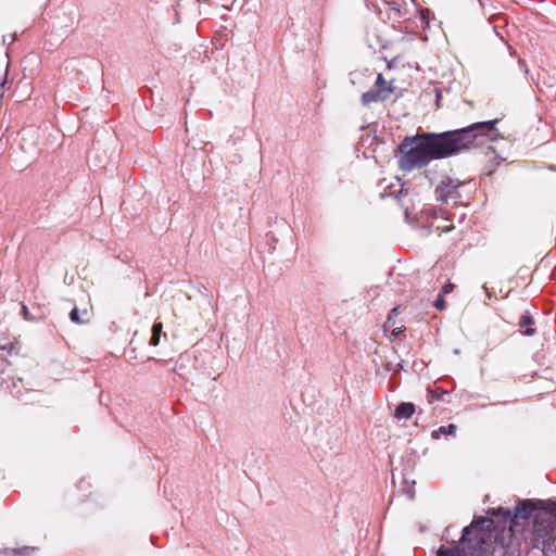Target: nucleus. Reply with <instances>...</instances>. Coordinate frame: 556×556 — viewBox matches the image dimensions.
<instances>
[{
	"label": "nucleus",
	"mask_w": 556,
	"mask_h": 556,
	"mask_svg": "<svg viewBox=\"0 0 556 556\" xmlns=\"http://www.w3.org/2000/svg\"><path fill=\"white\" fill-rule=\"evenodd\" d=\"M35 551H36L35 547L23 546L22 548L13 549L12 553L20 555V556H24V555H28L29 553H34Z\"/></svg>",
	"instance_id": "obj_14"
},
{
	"label": "nucleus",
	"mask_w": 556,
	"mask_h": 556,
	"mask_svg": "<svg viewBox=\"0 0 556 556\" xmlns=\"http://www.w3.org/2000/svg\"><path fill=\"white\" fill-rule=\"evenodd\" d=\"M414 413L415 405L413 403L403 402L395 408L394 417L399 420L409 419Z\"/></svg>",
	"instance_id": "obj_9"
},
{
	"label": "nucleus",
	"mask_w": 556,
	"mask_h": 556,
	"mask_svg": "<svg viewBox=\"0 0 556 556\" xmlns=\"http://www.w3.org/2000/svg\"><path fill=\"white\" fill-rule=\"evenodd\" d=\"M0 349L7 351L9 355L17 353V346L15 342H10L8 344L1 345Z\"/></svg>",
	"instance_id": "obj_13"
},
{
	"label": "nucleus",
	"mask_w": 556,
	"mask_h": 556,
	"mask_svg": "<svg viewBox=\"0 0 556 556\" xmlns=\"http://www.w3.org/2000/svg\"><path fill=\"white\" fill-rule=\"evenodd\" d=\"M533 324H534V320L529 313L522 314L520 316V319L518 323L519 327L525 328V330L522 331V334L528 336V337L534 336L536 330H535V328L532 327Z\"/></svg>",
	"instance_id": "obj_10"
},
{
	"label": "nucleus",
	"mask_w": 556,
	"mask_h": 556,
	"mask_svg": "<svg viewBox=\"0 0 556 556\" xmlns=\"http://www.w3.org/2000/svg\"><path fill=\"white\" fill-rule=\"evenodd\" d=\"M511 530H505L493 518L475 517L463 529L459 540L450 548L441 546L435 556H508L514 554Z\"/></svg>",
	"instance_id": "obj_2"
},
{
	"label": "nucleus",
	"mask_w": 556,
	"mask_h": 556,
	"mask_svg": "<svg viewBox=\"0 0 556 556\" xmlns=\"http://www.w3.org/2000/svg\"><path fill=\"white\" fill-rule=\"evenodd\" d=\"M70 319L78 325H85L90 321V312L87 308L79 309L74 306L70 313Z\"/></svg>",
	"instance_id": "obj_8"
},
{
	"label": "nucleus",
	"mask_w": 556,
	"mask_h": 556,
	"mask_svg": "<svg viewBox=\"0 0 556 556\" xmlns=\"http://www.w3.org/2000/svg\"><path fill=\"white\" fill-rule=\"evenodd\" d=\"M14 395L15 396H20L21 395V390H17L16 392H14Z\"/></svg>",
	"instance_id": "obj_25"
},
{
	"label": "nucleus",
	"mask_w": 556,
	"mask_h": 556,
	"mask_svg": "<svg viewBox=\"0 0 556 556\" xmlns=\"http://www.w3.org/2000/svg\"><path fill=\"white\" fill-rule=\"evenodd\" d=\"M453 288H454V285H453V283H447V285H445V286L443 287V292H444V293H448V292H451V291L453 290Z\"/></svg>",
	"instance_id": "obj_21"
},
{
	"label": "nucleus",
	"mask_w": 556,
	"mask_h": 556,
	"mask_svg": "<svg viewBox=\"0 0 556 556\" xmlns=\"http://www.w3.org/2000/svg\"><path fill=\"white\" fill-rule=\"evenodd\" d=\"M161 334H156L152 332L151 339H150V345L156 346L160 343Z\"/></svg>",
	"instance_id": "obj_19"
},
{
	"label": "nucleus",
	"mask_w": 556,
	"mask_h": 556,
	"mask_svg": "<svg viewBox=\"0 0 556 556\" xmlns=\"http://www.w3.org/2000/svg\"><path fill=\"white\" fill-rule=\"evenodd\" d=\"M434 307L439 311H443L445 308V300L443 298V295H439L438 299L434 301L433 303Z\"/></svg>",
	"instance_id": "obj_16"
},
{
	"label": "nucleus",
	"mask_w": 556,
	"mask_h": 556,
	"mask_svg": "<svg viewBox=\"0 0 556 556\" xmlns=\"http://www.w3.org/2000/svg\"><path fill=\"white\" fill-rule=\"evenodd\" d=\"M397 314H399L397 307H394L391 309V312L389 313L388 318L383 325L384 331H389L395 327V316H397Z\"/></svg>",
	"instance_id": "obj_12"
},
{
	"label": "nucleus",
	"mask_w": 556,
	"mask_h": 556,
	"mask_svg": "<svg viewBox=\"0 0 556 556\" xmlns=\"http://www.w3.org/2000/svg\"><path fill=\"white\" fill-rule=\"evenodd\" d=\"M428 13H429L428 10H426V11L422 10L420 12V20H421V23L424 24L425 28H429V20H428V16H427Z\"/></svg>",
	"instance_id": "obj_17"
},
{
	"label": "nucleus",
	"mask_w": 556,
	"mask_h": 556,
	"mask_svg": "<svg viewBox=\"0 0 556 556\" xmlns=\"http://www.w3.org/2000/svg\"><path fill=\"white\" fill-rule=\"evenodd\" d=\"M388 4H393V0H383Z\"/></svg>",
	"instance_id": "obj_24"
},
{
	"label": "nucleus",
	"mask_w": 556,
	"mask_h": 556,
	"mask_svg": "<svg viewBox=\"0 0 556 556\" xmlns=\"http://www.w3.org/2000/svg\"><path fill=\"white\" fill-rule=\"evenodd\" d=\"M495 124L496 121L481 122L440 134L406 137L399 146V167L404 172H412L428 165L432 160L445 159L467 150L476 144L479 137L495 130Z\"/></svg>",
	"instance_id": "obj_1"
},
{
	"label": "nucleus",
	"mask_w": 556,
	"mask_h": 556,
	"mask_svg": "<svg viewBox=\"0 0 556 556\" xmlns=\"http://www.w3.org/2000/svg\"><path fill=\"white\" fill-rule=\"evenodd\" d=\"M483 289H484V291H485V293H486L488 298L490 299V298L492 296V294H491V292L489 291V288L484 285V286H483Z\"/></svg>",
	"instance_id": "obj_23"
},
{
	"label": "nucleus",
	"mask_w": 556,
	"mask_h": 556,
	"mask_svg": "<svg viewBox=\"0 0 556 556\" xmlns=\"http://www.w3.org/2000/svg\"><path fill=\"white\" fill-rule=\"evenodd\" d=\"M456 432V426L454 424H450L447 426H441L439 429L433 430L431 432V438L438 440L442 434L443 435H453Z\"/></svg>",
	"instance_id": "obj_11"
},
{
	"label": "nucleus",
	"mask_w": 556,
	"mask_h": 556,
	"mask_svg": "<svg viewBox=\"0 0 556 556\" xmlns=\"http://www.w3.org/2000/svg\"><path fill=\"white\" fill-rule=\"evenodd\" d=\"M392 92L393 86L383 78L382 74H378L374 88L364 92L361 100L364 105H369L372 102L387 100Z\"/></svg>",
	"instance_id": "obj_5"
},
{
	"label": "nucleus",
	"mask_w": 556,
	"mask_h": 556,
	"mask_svg": "<svg viewBox=\"0 0 556 556\" xmlns=\"http://www.w3.org/2000/svg\"><path fill=\"white\" fill-rule=\"evenodd\" d=\"M12 374L13 369L10 363L5 358L0 357V386L13 391L17 389L18 383L23 382V379L15 378Z\"/></svg>",
	"instance_id": "obj_6"
},
{
	"label": "nucleus",
	"mask_w": 556,
	"mask_h": 556,
	"mask_svg": "<svg viewBox=\"0 0 556 556\" xmlns=\"http://www.w3.org/2000/svg\"><path fill=\"white\" fill-rule=\"evenodd\" d=\"M538 522V532L541 535H549V533H556V507H553L551 510L543 511L536 517Z\"/></svg>",
	"instance_id": "obj_7"
},
{
	"label": "nucleus",
	"mask_w": 556,
	"mask_h": 556,
	"mask_svg": "<svg viewBox=\"0 0 556 556\" xmlns=\"http://www.w3.org/2000/svg\"><path fill=\"white\" fill-rule=\"evenodd\" d=\"M405 331V327L404 326H401V327H394L391 329V333L393 337H399L400 334H402L403 332Z\"/></svg>",
	"instance_id": "obj_18"
},
{
	"label": "nucleus",
	"mask_w": 556,
	"mask_h": 556,
	"mask_svg": "<svg viewBox=\"0 0 556 556\" xmlns=\"http://www.w3.org/2000/svg\"><path fill=\"white\" fill-rule=\"evenodd\" d=\"M541 509L535 514H533L535 508L530 501L519 502L514 510L498 507L497 509H490L488 513L495 516L497 521H500L501 527H505V530H511L514 535V543L517 541L516 534L520 532L523 527V525H520V521L526 522L531 517H533V532L538 541L542 543L543 552L546 555L547 552L556 553V533H549L551 535H541L538 532L539 529L536 517L541 513L551 510L553 507H556V502H541ZM554 530L556 532V528Z\"/></svg>",
	"instance_id": "obj_3"
},
{
	"label": "nucleus",
	"mask_w": 556,
	"mask_h": 556,
	"mask_svg": "<svg viewBox=\"0 0 556 556\" xmlns=\"http://www.w3.org/2000/svg\"><path fill=\"white\" fill-rule=\"evenodd\" d=\"M22 311H23L24 317H25L26 319H30V318L28 317V308H27V306H26V305H23Z\"/></svg>",
	"instance_id": "obj_22"
},
{
	"label": "nucleus",
	"mask_w": 556,
	"mask_h": 556,
	"mask_svg": "<svg viewBox=\"0 0 556 556\" xmlns=\"http://www.w3.org/2000/svg\"><path fill=\"white\" fill-rule=\"evenodd\" d=\"M467 187L466 181L446 177L435 188L437 200L453 205H462L465 203L463 189Z\"/></svg>",
	"instance_id": "obj_4"
},
{
	"label": "nucleus",
	"mask_w": 556,
	"mask_h": 556,
	"mask_svg": "<svg viewBox=\"0 0 556 556\" xmlns=\"http://www.w3.org/2000/svg\"><path fill=\"white\" fill-rule=\"evenodd\" d=\"M162 329H163L162 323H154V325L152 326L151 331L153 333L161 334L162 333Z\"/></svg>",
	"instance_id": "obj_20"
},
{
	"label": "nucleus",
	"mask_w": 556,
	"mask_h": 556,
	"mask_svg": "<svg viewBox=\"0 0 556 556\" xmlns=\"http://www.w3.org/2000/svg\"><path fill=\"white\" fill-rule=\"evenodd\" d=\"M454 228V226L450 223V224H442V225H437L435 226V230L441 233V232H448L451 231L452 229Z\"/></svg>",
	"instance_id": "obj_15"
}]
</instances>
